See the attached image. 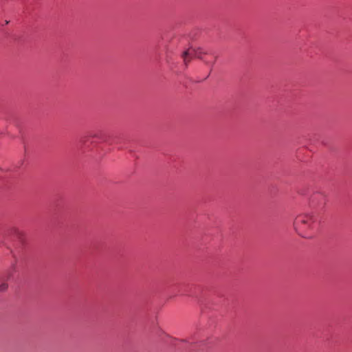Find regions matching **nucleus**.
Returning a JSON list of instances; mask_svg holds the SVG:
<instances>
[{
  "instance_id": "3",
  "label": "nucleus",
  "mask_w": 352,
  "mask_h": 352,
  "mask_svg": "<svg viewBox=\"0 0 352 352\" xmlns=\"http://www.w3.org/2000/svg\"><path fill=\"white\" fill-rule=\"evenodd\" d=\"M11 276L12 272L10 270L7 272L6 276L3 278V280H0V292H4L7 290L8 285L6 283V280H8Z\"/></svg>"
},
{
  "instance_id": "4",
  "label": "nucleus",
  "mask_w": 352,
  "mask_h": 352,
  "mask_svg": "<svg viewBox=\"0 0 352 352\" xmlns=\"http://www.w3.org/2000/svg\"><path fill=\"white\" fill-rule=\"evenodd\" d=\"M318 195L324 196V195H323V194L318 193V194H316V195H314V199H316V196H318Z\"/></svg>"
},
{
  "instance_id": "1",
  "label": "nucleus",
  "mask_w": 352,
  "mask_h": 352,
  "mask_svg": "<svg viewBox=\"0 0 352 352\" xmlns=\"http://www.w3.org/2000/svg\"><path fill=\"white\" fill-rule=\"evenodd\" d=\"M316 217L313 214H301L297 216L294 222V226L299 235L309 238V231H312L316 226Z\"/></svg>"
},
{
  "instance_id": "2",
  "label": "nucleus",
  "mask_w": 352,
  "mask_h": 352,
  "mask_svg": "<svg viewBox=\"0 0 352 352\" xmlns=\"http://www.w3.org/2000/svg\"><path fill=\"white\" fill-rule=\"evenodd\" d=\"M206 55H212V54L201 47L189 48L182 53V58L186 65H188L192 57L201 60L206 65L212 66L216 60L217 57L214 56L212 59L205 58Z\"/></svg>"
}]
</instances>
